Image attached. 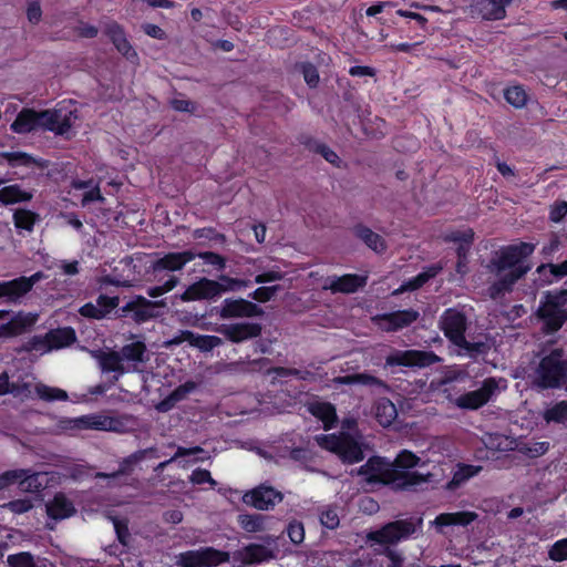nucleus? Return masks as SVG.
I'll list each match as a JSON object with an SVG mask.
<instances>
[{"label":"nucleus","mask_w":567,"mask_h":567,"mask_svg":"<svg viewBox=\"0 0 567 567\" xmlns=\"http://www.w3.org/2000/svg\"><path fill=\"white\" fill-rule=\"evenodd\" d=\"M533 250L532 244L520 243L495 252L488 265L489 272L495 277V281L489 287L492 298H497L511 290L512 286L528 271V267L523 261Z\"/></svg>","instance_id":"nucleus-1"},{"label":"nucleus","mask_w":567,"mask_h":567,"mask_svg":"<svg viewBox=\"0 0 567 567\" xmlns=\"http://www.w3.org/2000/svg\"><path fill=\"white\" fill-rule=\"evenodd\" d=\"M422 518L398 519L383 525L381 528L367 533L365 542L369 546H384L383 554L389 558V567H403L402 555L390 548L402 540L408 539L421 528Z\"/></svg>","instance_id":"nucleus-2"},{"label":"nucleus","mask_w":567,"mask_h":567,"mask_svg":"<svg viewBox=\"0 0 567 567\" xmlns=\"http://www.w3.org/2000/svg\"><path fill=\"white\" fill-rule=\"evenodd\" d=\"M358 474L367 483L392 484L400 489H406L421 483L429 482L431 474L409 473L395 468L391 462L383 457L374 456L358 470Z\"/></svg>","instance_id":"nucleus-3"},{"label":"nucleus","mask_w":567,"mask_h":567,"mask_svg":"<svg viewBox=\"0 0 567 567\" xmlns=\"http://www.w3.org/2000/svg\"><path fill=\"white\" fill-rule=\"evenodd\" d=\"M355 422L347 420L340 434L317 435L318 445L336 453L346 463H358L363 460L361 437L357 434Z\"/></svg>","instance_id":"nucleus-4"},{"label":"nucleus","mask_w":567,"mask_h":567,"mask_svg":"<svg viewBox=\"0 0 567 567\" xmlns=\"http://www.w3.org/2000/svg\"><path fill=\"white\" fill-rule=\"evenodd\" d=\"M147 360L146 346L142 341H133L120 351L104 352L100 355V365L104 372L116 373L115 379L128 372H141L138 364Z\"/></svg>","instance_id":"nucleus-5"},{"label":"nucleus","mask_w":567,"mask_h":567,"mask_svg":"<svg viewBox=\"0 0 567 567\" xmlns=\"http://www.w3.org/2000/svg\"><path fill=\"white\" fill-rule=\"evenodd\" d=\"M124 422L120 417L102 413L86 414L78 417H61L55 424L58 434H75L82 430L123 432Z\"/></svg>","instance_id":"nucleus-6"},{"label":"nucleus","mask_w":567,"mask_h":567,"mask_svg":"<svg viewBox=\"0 0 567 567\" xmlns=\"http://www.w3.org/2000/svg\"><path fill=\"white\" fill-rule=\"evenodd\" d=\"M440 326L445 337L449 338L460 349L464 350L468 355L472 357L485 351V343H472L466 341L464 336L466 330V316L461 309H446L441 316Z\"/></svg>","instance_id":"nucleus-7"},{"label":"nucleus","mask_w":567,"mask_h":567,"mask_svg":"<svg viewBox=\"0 0 567 567\" xmlns=\"http://www.w3.org/2000/svg\"><path fill=\"white\" fill-rule=\"evenodd\" d=\"M567 381V361L561 350H554L543 358L535 370L533 382L540 389L559 388Z\"/></svg>","instance_id":"nucleus-8"},{"label":"nucleus","mask_w":567,"mask_h":567,"mask_svg":"<svg viewBox=\"0 0 567 567\" xmlns=\"http://www.w3.org/2000/svg\"><path fill=\"white\" fill-rule=\"evenodd\" d=\"M538 316L548 332L559 330L567 320V290L546 292L540 301Z\"/></svg>","instance_id":"nucleus-9"},{"label":"nucleus","mask_w":567,"mask_h":567,"mask_svg":"<svg viewBox=\"0 0 567 567\" xmlns=\"http://www.w3.org/2000/svg\"><path fill=\"white\" fill-rule=\"evenodd\" d=\"M78 118V110L72 101L62 102L54 110L41 112L42 127L59 135L68 133Z\"/></svg>","instance_id":"nucleus-10"},{"label":"nucleus","mask_w":567,"mask_h":567,"mask_svg":"<svg viewBox=\"0 0 567 567\" xmlns=\"http://www.w3.org/2000/svg\"><path fill=\"white\" fill-rule=\"evenodd\" d=\"M498 390V381L494 378L485 379L481 386L474 391L466 392L458 396L447 394V400L462 410H477L485 405Z\"/></svg>","instance_id":"nucleus-11"},{"label":"nucleus","mask_w":567,"mask_h":567,"mask_svg":"<svg viewBox=\"0 0 567 567\" xmlns=\"http://www.w3.org/2000/svg\"><path fill=\"white\" fill-rule=\"evenodd\" d=\"M10 393L21 401L32 399L33 393H35L40 400L47 402L66 401L69 399L66 391L60 388L49 386L44 383H37L32 388L28 382H10Z\"/></svg>","instance_id":"nucleus-12"},{"label":"nucleus","mask_w":567,"mask_h":567,"mask_svg":"<svg viewBox=\"0 0 567 567\" xmlns=\"http://www.w3.org/2000/svg\"><path fill=\"white\" fill-rule=\"evenodd\" d=\"M229 555L226 551L213 547L187 550L177 556L176 563L181 567H215L228 561Z\"/></svg>","instance_id":"nucleus-13"},{"label":"nucleus","mask_w":567,"mask_h":567,"mask_svg":"<svg viewBox=\"0 0 567 567\" xmlns=\"http://www.w3.org/2000/svg\"><path fill=\"white\" fill-rule=\"evenodd\" d=\"M18 483L23 492L35 493L45 487L43 473L32 472L31 470H10L0 474V491Z\"/></svg>","instance_id":"nucleus-14"},{"label":"nucleus","mask_w":567,"mask_h":567,"mask_svg":"<svg viewBox=\"0 0 567 567\" xmlns=\"http://www.w3.org/2000/svg\"><path fill=\"white\" fill-rule=\"evenodd\" d=\"M436 362H440V358L433 352L419 350H398L386 357L385 367H427Z\"/></svg>","instance_id":"nucleus-15"},{"label":"nucleus","mask_w":567,"mask_h":567,"mask_svg":"<svg viewBox=\"0 0 567 567\" xmlns=\"http://www.w3.org/2000/svg\"><path fill=\"white\" fill-rule=\"evenodd\" d=\"M282 501V494L268 485H259L243 495V502L259 511H269Z\"/></svg>","instance_id":"nucleus-16"},{"label":"nucleus","mask_w":567,"mask_h":567,"mask_svg":"<svg viewBox=\"0 0 567 567\" xmlns=\"http://www.w3.org/2000/svg\"><path fill=\"white\" fill-rule=\"evenodd\" d=\"M223 319L252 318L262 315V310L254 302L246 299L227 298L223 301L218 311Z\"/></svg>","instance_id":"nucleus-17"},{"label":"nucleus","mask_w":567,"mask_h":567,"mask_svg":"<svg viewBox=\"0 0 567 567\" xmlns=\"http://www.w3.org/2000/svg\"><path fill=\"white\" fill-rule=\"evenodd\" d=\"M419 318V312L413 309L399 310L394 312L377 315L372 321L384 331H396L403 329Z\"/></svg>","instance_id":"nucleus-18"},{"label":"nucleus","mask_w":567,"mask_h":567,"mask_svg":"<svg viewBox=\"0 0 567 567\" xmlns=\"http://www.w3.org/2000/svg\"><path fill=\"white\" fill-rule=\"evenodd\" d=\"M42 278V272H35L30 277H20L10 281L0 282V298H6L8 301L14 302L28 293Z\"/></svg>","instance_id":"nucleus-19"},{"label":"nucleus","mask_w":567,"mask_h":567,"mask_svg":"<svg viewBox=\"0 0 567 567\" xmlns=\"http://www.w3.org/2000/svg\"><path fill=\"white\" fill-rule=\"evenodd\" d=\"M219 296L220 289L218 281L202 278L186 288V290L181 295V300L184 302L212 300Z\"/></svg>","instance_id":"nucleus-20"},{"label":"nucleus","mask_w":567,"mask_h":567,"mask_svg":"<svg viewBox=\"0 0 567 567\" xmlns=\"http://www.w3.org/2000/svg\"><path fill=\"white\" fill-rule=\"evenodd\" d=\"M367 284V277L354 274L329 276L322 281V289L333 293H353Z\"/></svg>","instance_id":"nucleus-21"},{"label":"nucleus","mask_w":567,"mask_h":567,"mask_svg":"<svg viewBox=\"0 0 567 567\" xmlns=\"http://www.w3.org/2000/svg\"><path fill=\"white\" fill-rule=\"evenodd\" d=\"M512 0H472L470 11L473 17L484 20H499L505 17L506 7Z\"/></svg>","instance_id":"nucleus-22"},{"label":"nucleus","mask_w":567,"mask_h":567,"mask_svg":"<svg viewBox=\"0 0 567 567\" xmlns=\"http://www.w3.org/2000/svg\"><path fill=\"white\" fill-rule=\"evenodd\" d=\"M276 539L272 536L265 537V544H250L244 547L239 555L245 564L264 563L275 557Z\"/></svg>","instance_id":"nucleus-23"},{"label":"nucleus","mask_w":567,"mask_h":567,"mask_svg":"<svg viewBox=\"0 0 567 567\" xmlns=\"http://www.w3.org/2000/svg\"><path fill=\"white\" fill-rule=\"evenodd\" d=\"M196 258V252L192 250H185L179 252H168L163 257H159L152 264V270L154 274L159 271H178L184 266Z\"/></svg>","instance_id":"nucleus-24"},{"label":"nucleus","mask_w":567,"mask_h":567,"mask_svg":"<svg viewBox=\"0 0 567 567\" xmlns=\"http://www.w3.org/2000/svg\"><path fill=\"white\" fill-rule=\"evenodd\" d=\"M218 331L231 342L238 343L258 337L261 332V327L257 323L241 322L223 324Z\"/></svg>","instance_id":"nucleus-25"},{"label":"nucleus","mask_w":567,"mask_h":567,"mask_svg":"<svg viewBox=\"0 0 567 567\" xmlns=\"http://www.w3.org/2000/svg\"><path fill=\"white\" fill-rule=\"evenodd\" d=\"M105 32L121 54H123L128 61L133 63L137 62L138 55L127 40L123 28L118 23H107L105 27Z\"/></svg>","instance_id":"nucleus-26"},{"label":"nucleus","mask_w":567,"mask_h":567,"mask_svg":"<svg viewBox=\"0 0 567 567\" xmlns=\"http://www.w3.org/2000/svg\"><path fill=\"white\" fill-rule=\"evenodd\" d=\"M38 320V316L31 312H18L11 320L0 326V338H11L23 333Z\"/></svg>","instance_id":"nucleus-27"},{"label":"nucleus","mask_w":567,"mask_h":567,"mask_svg":"<svg viewBox=\"0 0 567 567\" xmlns=\"http://www.w3.org/2000/svg\"><path fill=\"white\" fill-rule=\"evenodd\" d=\"M118 298L117 297H107L104 295H101L96 303H85L82 306L79 310V312L86 318L91 319H103L106 317L113 309H115L118 306Z\"/></svg>","instance_id":"nucleus-28"},{"label":"nucleus","mask_w":567,"mask_h":567,"mask_svg":"<svg viewBox=\"0 0 567 567\" xmlns=\"http://www.w3.org/2000/svg\"><path fill=\"white\" fill-rule=\"evenodd\" d=\"M182 341H188L192 346L202 351H210L223 343V340L216 336H200L192 331L185 330L181 332L179 338L169 341L171 344H177Z\"/></svg>","instance_id":"nucleus-29"},{"label":"nucleus","mask_w":567,"mask_h":567,"mask_svg":"<svg viewBox=\"0 0 567 567\" xmlns=\"http://www.w3.org/2000/svg\"><path fill=\"white\" fill-rule=\"evenodd\" d=\"M7 163L12 168H27L33 169L34 167H43V163L33 157L32 155L14 151V152H1L0 153V164Z\"/></svg>","instance_id":"nucleus-30"},{"label":"nucleus","mask_w":567,"mask_h":567,"mask_svg":"<svg viewBox=\"0 0 567 567\" xmlns=\"http://www.w3.org/2000/svg\"><path fill=\"white\" fill-rule=\"evenodd\" d=\"M38 127H42L41 112L33 110L21 111L11 125V130L19 134L29 133Z\"/></svg>","instance_id":"nucleus-31"},{"label":"nucleus","mask_w":567,"mask_h":567,"mask_svg":"<svg viewBox=\"0 0 567 567\" xmlns=\"http://www.w3.org/2000/svg\"><path fill=\"white\" fill-rule=\"evenodd\" d=\"M477 518V514L474 512H456V513H443L436 516L433 524L442 530L443 527L447 526H467Z\"/></svg>","instance_id":"nucleus-32"},{"label":"nucleus","mask_w":567,"mask_h":567,"mask_svg":"<svg viewBox=\"0 0 567 567\" xmlns=\"http://www.w3.org/2000/svg\"><path fill=\"white\" fill-rule=\"evenodd\" d=\"M75 508L71 501L64 494H56L52 501L47 504V513L53 519H64L72 516Z\"/></svg>","instance_id":"nucleus-33"},{"label":"nucleus","mask_w":567,"mask_h":567,"mask_svg":"<svg viewBox=\"0 0 567 567\" xmlns=\"http://www.w3.org/2000/svg\"><path fill=\"white\" fill-rule=\"evenodd\" d=\"M147 457H158L156 449L150 447V449L136 451L135 453L125 457L121 462L118 472L113 473V474L97 473L96 477L115 478L120 474H125L133 464L142 462L143 460H145Z\"/></svg>","instance_id":"nucleus-34"},{"label":"nucleus","mask_w":567,"mask_h":567,"mask_svg":"<svg viewBox=\"0 0 567 567\" xmlns=\"http://www.w3.org/2000/svg\"><path fill=\"white\" fill-rule=\"evenodd\" d=\"M482 468L483 467L481 465L458 463L454 470L452 480L447 484V487L450 489H454L463 485L472 477L477 476Z\"/></svg>","instance_id":"nucleus-35"},{"label":"nucleus","mask_w":567,"mask_h":567,"mask_svg":"<svg viewBox=\"0 0 567 567\" xmlns=\"http://www.w3.org/2000/svg\"><path fill=\"white\" fill-rule=\"evenodd\" d=\"M336 384H363L370 386H379L383 389H388V385L382 380L370 373H355L343 377H338L333 379Z\"/></svg>","instance_id":"nucleus-36"},{"label":"nucleus","mask_w":567,"mask_h":567,"mask_svg":"<svg viewBox=\"0 0 567 567\" xmlns=\"http://www.w3.org/2000/svg\"><path fill=\"white\" fill-rule=\"evenodd\" d=\"M374 413L378 422L382 426H389L398 416V411L393 402L389 399L382 398L377 401Z\"/></svg>","instance_id":"nucleus-37"},{"label":"nucleus","mask_w":567,"mask_h":567,"mask_svg":"<svg viewBox=\"0 0 567 567\" xmlns=\"http://www.w3.org/2000/svg\"><path fill=\"white\" fill-rule=\"evenodd\" d=\"M473 238L474 231L471 228L454 230L445 235V240L458 243V258H466V254L468 252Z\"/></svg>","instance_id":"nucleus-38"},{"label":"nucleus","mask_w":567,"mask_h":567,"mask_svg":"<svg viewBox=\"0 0 567 567\" xmlns=\"http://www.w3.org/2000/svg\"><path fill=\"white\" fill-rule=\"evenodd\" d=\"M309 411L322 421L324 429H331L337 420L334 406L327 402H313Z\"/></svg>","instance_id":"nucleus-39"},{"label":"nucleus","mask_w":567,"mask_h":567,"mask_svg":"<svg viewBox=\"0 0 567 567\" xmlns=\"http://www.w3.org/2000/svg\"><path fill=\"white\" fill-rule=\"evenodd\" d=\"M32 198V194L22 189L19 185H9L0 189V203L11 205L21 202H28Z\"/></svg>","instance_id":"nucleus-40"},{"label":"nucleus","mask_w":567,"mask_h":567,"mask_svg":"<svg viewBox=\"0 0 567 567\" xmlns=\"http://www.w3.org/2000/svg\"><path fill=\"white\" fill-rule=\"evenodd\" d=\"M49 349H60L75 341V332L71 328H62L51 331L47 336Z\"/></svg>","instance_id":"nucleus-41"},{"label":"nucleus","mask_w":567,"mask_h":567,"mask_svg":"<svg viewBox=\"0 0 567 567\" xmlns=\"http://www.w3.org/2000/svg\"><path fill=\"white\" fill-rule=\"evenodd\" d=\"M267 519L268 517L261 514H240L238 524L247 533H258L266 529Z\"/></svg>","instance_id":"nucleus-42"},{"label":"nucleus","mask_w":567,"mask_h":567,"mask_svg":"<svg viewBox=\"0 0 567 567\" xmlns=\"http://www.w3.org/2000/svg\"><path fill=\"white\" fill-rule=\"evenodd\" d=\"M355 235L365 245L377 252H382L385 249V244L382 237L375 233H373L370 228L364 226H359L355 228Z\"/></svg>","instance_id":"nucleus-43"},{"label":"nucleus","mask_w":567,"mask_h":567,"mask_svg":"<svg viewBox=\"0 0 567 567\" xmlns=\"http://www.w3.org/2000/svg\"><path fill=\"white\" fill-rule=\"evenodd\" d=\"M543 416L547 423H567V400L546 409Z\"/></svg>","instance_id":"nucleus-44"},{"label":"nucleus","mask_w":567,"mask_h":567,"mask_svg":"<svg viewBox=\"0 0 567 567\" xmlns=\"http://www.w3.org/2000/svg\"><path fill=\"white\" fill-rule=\"evenodd\" d=\"M504 97L507 101V103H509L512 106L516 109L524 107L528 99L526 91L520 85L508 86L504 91Z\"/></svg>","instance_id":"nucleus-45"},{"label":"nucleus","mask_w":567,"mask_h":567,"mask_svg":"<svg viewBox=\"0 0 567 567\" xmlns=\"http://www.w3.org/2000/svg\"><path fill=\"white\" fill-rule=\"evenodd\" d=\"M320 524L329 529H336L340 524L338 509L333 505H324L319 509Z\"/></svg>","instance_id":"nucleus-46"},{"label":"nucleus","mask_w":567,"mask_h":567,"mask_svg":"<svg viewBox=\"0 0 567 567\" xmlns=\"http://www.w3.org/2000/svg\"><path fill=\"white\" fill-rule=\"evenodd\" d=\"M420 462V458L410 451H402L391 464L395 466V468L401 471L411 472V468L415 467Z\"/></svg>","instance_id":"nucleus-47"},{"label":"nucleus","mask_w":567,"mask_h":567,"mask_svg":"<svg viewBox=\"0 0 567 567\" xmlns=\"http://www.w3.org/2000/svg\"><path fill=\"white\" fill-rule=\"evenodd\" d=\"M250 285L249 280H243L237 278H231L228 276H220L218 280V286L220 289V295L224 292H235L239 291L243 288H246Z\"/></svg>","instance_id":"nucleus-48"},{"label":"nucleus","mask_w":567,"mask_h":567,"mask_svg":"<svg viewBox=\"0 0 567 567\" xmlns=\"http://www.w3.org/2000/svg\"><path fill=\"white\" fill-rule=\"evenodd\" d=\"M200 453H204V450L199 446H194V447H189V449L178 446L175 454L169 460L161 462L159 464L156 465V467L154 470L156 472H162L168 464L173 463L174 461H176L178 458L189 456V455H197Z\"/></svg>","instance_id":"nucleus-49"},{"label":"nucleus","mask_w":567,"mask_h":567,"mask_svg":"<svg viewBox=\"0 0 567 567\" xmlns=\"http://www.w3.org/2000/svg\"><path fill=\"white\" fill-rule=\"evenodd\" d=\"M13 219L17 228L31 230L35 221V215L30 210L19 209L14 213Z\"/></svg>","instance_id":"nucleus-50"},{"label":"nucleus","mask_w":567,"mask_h":567,"mask_svg":"<svg viewBox=\"0 0 567 567\" xmlns=\"http://www.w3.org/2000/svg\"><path fill=\"white\" fill-rule=\"evenodd\" d=\"M7 561L10 567H38L33 556L28 551L9 555Z\"/></svg>","instance_id":"nucleus-51"},{"label":"nucleus","mask_w":567,"mask_h":567,"mask_svg":"<svg viewBox=\"0 0 567 567\" xmlns=\"http://www.w3.org/2000/svg\"><path fill=\"white\" fill-rule=\"evenodd\" d=\"M548 556L554 561L567 560V537L555 542L548 550Z\"/></svg>","instance_id":"nucleus-52"},{"label":"nucleus","mask_w":567,"mask_h":567,"mask_svg":"<svg viewBox=\"0 0 567 567\" xmlns=\"http://www.w3.org/2000/svg\"><path fill=\"white\" fill-rule=\"evenodd\" d=\"M549 449V442H529L522 445L520 451L530 457L544 455Z\"/></svg>","instance_id":"nucleus-53"},{"label":"nucleus","mask_w":567,"mask_h":567,"mask_svg":"<svg viewBox=\"0 0 567 567\" xmlns=\"http://www.w3.org/2000/svg\"><path fill=\"white\" fill-rule=\"evenodd\" d=\"M178 281L179 280L177 277L169 276V278L163 285L148 288L147 295L152 298H157L173 290L177 286Z\"/></svg>","instance_id":"nucleus-54"},{"label":"nucleus","mask_w":567,"mask_h":567,"mask_svg":"<svg viewBox=\"0 0 567 567\" xmlns=\"http://www.w3.org/2000/svg\"><path fill=\"white\" fill-rule=\"evenodd\" d=\"M287 534L293 544H301L305 539L303 524L298 520L290 522L289 525L287 526Z\"/></svg>","instance_id":"nucleus-55"},{"label":"nucleus","mask_w":567,"mask_h":567,"mask_svg":"<svg viewBox=\"0 0 567 567\" xmlns=\"http://www.w3.org/2000/svg\"><path fill=\"white\" fill-rule=\"evenodd\" d=\"M196 257L202 258L205 261V264L212 265L218 270H223L226 267V259L216 252H196Z\"/></svg>","instance_id":"nucleus-56"},{"label":"nucleus","mask_w":567,"mask_h":567,"mask_svg":"<svg viewBox=\"0 0 567 567\" xmlns=\"http://www.w3.org/2000/svg\"><path fill=\"white\" fill-rule=\"evenodd\" d=\"M3 507L14 514H24L33 507V503L30 498H20L4 504Z\"/></svg>","instance_id":"nucleus-57"},{"label":"nucleus","mask_w":567,"mask_h":567,"mask_svg":"<svg viewBox=\"0 0 567 567\" xmlns=\"http://www.w3.org/2000/svg\"><path fill=\"white\" fill-rule=\"evenodd\" d=\"M189 481L197 485L208 483L213 487L217 484L216 481L212 477L210 472L204 468L194 470L189 476Z\"/></svg>","instance_id":"nucleus-58"},{"label":"nucleus","mask_w":567,"mask_h":567,"mask_svg":"<svg viewBox=\"0 0 567 567\" xmlns=\"http://www.w3.org/2000/svg\"><path fill=\"white\" fill-rule=\"evenodd\" d=\"M279 288L280 287L277 285L270 287H259L250 293V297L259 302H267L277 293Z\"/></svg>","instance_id":"nucleus-59"},{"label":"nucleus","mask_w":567,"mask_h":567,"mask_svg":"<svg viewBox=\"0 0 567 567\" xmlns=\"http://www.w3.org/2000/svg\"><path fill=\"white\" fill-rule=\"evenodd\" d=\"M301 70L307 84L310 86H316L319 82V74L317 69L312 64L307 63L301 65Z\"/></svg>","instance_id":"nucleus-60"},{"label":"nucleus","mask_w":567,"mask_h":567,"mask_svg":"<svg viewBox=\"0 0 567 567\" xmlns=\"http://www.w3.org/2000/svg\"><path fill=\"white\" fill-rule=\"evenodd\" d=\"M194 389H195L194 382H186V383L179 385L178 388H176L171 393V395L173 396V400H175L176 402H179V401L184 400L187 396V394H189Z\"/></svg>","instance_id":"nucleus-61"},{"label":"nucleus","mask_w":567,"mask_h":567,"mask_svg":"<svg viewBox=\"0 0 567 567\" xmlns=\"http://www.w3.org/2000/svg\"><path fill=\"white\" fill-rule=\"evenodd\" d=\"M284 278V275L279 270H269L262 274H259L255 277L256 284H265V282H272L277 280H281Z\"/></svg>","instance_id":"nucleus-62"},{"label":"nucleus","mask_w":567,"mask_h":567,"mask_svg":"<svg viewBox=\"0 0 567 567\" xmlns=\"http://www.w3.org/2000/svg\"><path fill=\"white\" fill-rule=\"evenodd\" d=\"M143 31L151 38L157 39V40H164L166 39L165 31L153 23H145L142 25Z\"/></svg>","instance_id":"nucleus-63"},{"label":"nucleus","mask_w":567,"mask_h":567,"mask_svg":"<svg viewBox=\"0 0 567 567\" xmlns=\"http://www.w3.org/2000/svg\"><path fill=\"white\" fill-rule=\"evenodd\" d=\"M104 197L101 195L100 188L97 185H93L89 190L84 194L82 199V205L86 206L92 202H103Z\"/></svg>","instance_id":"nucleus-64"}]
</instances>
